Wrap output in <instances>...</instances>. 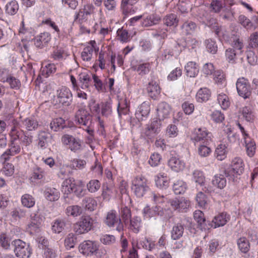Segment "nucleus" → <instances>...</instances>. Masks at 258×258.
<instances>
[{
    "mask_svg": "<svg viewBox=\"0 0 258 258\" xmlns=\"http://www.w3.org/2000/svg\"><path fill=\"white\" fill-rule=\"evenodd\" d=\"M62 143L64 145H68L71 151L77 153L82 149V142L78 138L73 136L64 135L61 138Z\"/></svg>",
    "mask_w": 258,
    "mask_h": 258,
    "instance_id": "8",
    "label": "nucleus"
},
{
    "mask_svg": "<svg viewBox=\"0 0 258 258\" xmlns=\"http://www.w3.org/2000/svg\"><path fill=\"white\" fill-rule=\"evenodd\" d=\"M150 68V64L149 62H146L137 65L135 68V70L138 72L139 75L143 76L149 73Z\"/></svg>",
    "mask_w": 258,
    "mask_h": 258,
    "instance_id": "52",
    "label": "nucleus"
},
{
    "mask_svg": "<svg viewBox=\"0 0 258 258\" xmlns=\"http://www.w3.org/2000/svg\"><path fill=\"white\" fill-rule=\"evenodd\" d=\"M231 45L233 48L238 52L240 54H241L243 52L244 43L243 40L239 36H235L232 37Z\"/></svg>",
    "mask_w": 258,
    "mask_h": 258,
    "instance_id": "29",
    "label": "nucleus"
},
{
    "mask_svg": "<svg viewBox=\"0 0 258 258\" xmlns=\"http://www.w3.org/2000/svg\"><path fill=\"white\" fill-rule=\"evenodd\" d=\"M191 140L195 144L209 143L212 140V134L206 127L195 129L192 135Z\"/></svg>",
    "mask_w": 258,
    "mask_h": 258,
    "instance_id": "6",
    "label": "nucleus"
},
{
    "mask_svg": "<svg viewBox=\"0 0 258 258\" xmlns=\"http://www.w3.org/2000/svg\"><path fill=\"white\" fill-rule=\"evenodd\" d=\"M45 177L44 170L38 166H35L33 168L32 173L30 177L31 182H35L37 180L43 179Z\"/></svg>",
    "mask_w": 258,
    "mask_h": 258,
    "instance_id": "30",
    "label": "nucleus"
},
{
    "mask_svg": "<svg viewBox=\"0 0 258 258\" xmlns=\"http://www.w3.org/2000/svg\"><path fill=\"white\" fill-rule=\"evenodd\" d=\"M93 51V47L92 46H86L85 47L81 53L82 59L86 61L91 60Z\"/></svg>",
    "mask_w": 258,
    "mask_h": 258,
    "instance_id": "59",
    "label": "nucleus"
},
{
    "mask_svg": "<svg viewBox=\"0 0 258 258\" xmlns=\"http://www.w3.org/2000/svg\"><path fill=\"white\" fill-rule=\"evenodd\" d=\"M66 225L63 220L57 219L52 224L51 229L55 233H59L63 230Z\"/></svg>",
    "mask_w": 258,
    "mask_h": 258,
    "instance_id": "62",
    "label": "nucleus"
},
{
    "mask_svg": "<svg viewBox=\"0 0 258 258\" xmlns=\"http://www.w3.org/2000/svg\"><path fill=\"white\" fill-rule=\"evenodd\" d=\"M51 40L49 33L44 32L41 33L34 39V44L38 48H42Z\"/></svg>",
    "mask_w": 258,
    "mask_h": 258,
    "instance_id": "21",
    "label": "nucleus"
},
{
    "mask_svg": "<svg viewBox=\"0 0 258 258\" xmlns=\"http://www.w3.org/2000/svg\"><path fill=\"white\" fill-rule=\"evenodd\" d=\"M226 147L225 145L220 144L215 150V156L216 158L220 161L224 160L226 157Z\"/></svg>",
    "mask_w": 258,
    "mask_h": 258,
    "instance_id": "58",
    "label": "nucleus"
},
{
    "mask_svg": "<svg viewBox=\"0 0 258 258\" xmlns=\"http://www.w3.org/2000/svg\"><path fill=\"white\" fill-rule=\"evenodd\" d=\"M21 150V148L20 143L16 141L11 140L9 148L1 155V160L4 162L8 161L11 156L18 154L20 153Z\"/></svg>",
    "mask_w": 258,
    "mask_h": 258,
    "instance_id": "10",
    "label": "nucleus"
},
{
    "mask_svg": "<svg viewBox=\"0 0 258 258\" xmlns=\"http://www.w3.org/2000/svg\"><path fill=\"white\" fill-rule=\"evenodd\" d=\"M145 217L151 218L156 215H162L163 213V208L160 206H155L150 208L149 206L144 208L143 211Z\"/></svg>",
    "mask_w": 258,
    "mask_h": 258,
    "instance_id": "25",
    "label": "nucleus"
},
{
    "mask_svg": "<svg viewBox=\"0 0 258 258\" xmlns=\"http://www.w3.org/2000/svg\"><path fill=\"white\" fill-rule=\"evenodd\" d=\"M129 111V104L126 99H121L118 103L117 112L119 116L126 114Z\"/></svg>",
    "mask_w": 258,
    "mask_h": 258,
    "instance_id": "45",
    "label": "nucleus"
},
{
    "mask_svg": "<svg viewBox=\"0 0 258 258\" xmlns=\"http://www.w3.org/2000/svg\"><path fill=\"white\" fill-rule=\"evenodd\" d=\"M120 218L119 219V224L116 227V230L119 232L123 230V225L121 221L125 225L132 218L131 209L126 206L121 208L120 211Z\"/></svg>",
    "mask_w": 258,
    "mask_h": 258,
    "instance_id": "14",
    "label": "nucleus"
},
{
    "mask_svg": "<svg viewBox=\"0 0 258 258\" xmlns=\"http://www.w3.org/2000/svg\"><path fill=\"white\" fill-rule=\"evenodd\" d=\"M231 169L225 171V176L229 179L234 180V177L241 175L244 169V164L242 159L239 157L234 158L231 162Z\"/></svg>",
    "mask_w": 258,
    "mask_h": 258,
    "instance_id": "5",
    "label": "nucleus"
},
{
    "mask_svg": "<svg viewBox=\"0 0 258 258\" xmlns=\"http://www.w3.org/2000/svg\"><path fill=\"white\" fill-rule=\"evenodd\" d=\"M237 244L239 249L243 253H246L249 250L250 244L249 241L244 237L237 239Z\"/></svg>",
    "mask_w": 258,
    "mask_h": 258,
    "instance_id": "43",
    "label": "nucleus"
},
{
    "mask_svg": "<svg viewBox=\"0 0 258 258\" xmlns=\"http://www.w3.org/2000/svg\"><path fill=\"white\" fill-rule=\"evenodd\" d=\"M196 28V24L191 21H185L181 27L182 33L186 36L193 34Z\"/></svg>",
    "mask_w": 258,
    "mask_h": 258,
    "instance_id": "27",
    "label": "nucleus"
},
{
    "mask_svg": "<svg viewBox=\"0 0 258 258\" xmlns=\"http://www.w3.org/2000/svg\"><path fill=\"white\" fill-rule=\"evenodd\" d=\"M79 251L84 255L88 256L97 253L98 246L95 242L86 240L81 243L79 247Z\"/></svg>",
    "mask_w": 258,
    "mask_h": 258,
    "instance_id": "11",
    "label": "nucleus"
},
{
    "mask_svg": "<svg viewBox=\"0 0 258 258\" xmlns=\"http://www.w3.org/2000/svg\"><path fill=\"white\" fill-rule=\"evenodd\" d=\"M238 95L244 99L249 98L251 94L250 85L248 80L244 77L237 79L236 83Z\"/></svg>",
    "mask_w": 258,
    "mask_h": 258,
    "instance_id": "9",
    "label": "nucleus"
},
{
    "mask_svg": "<svg viewBox=\"0 0 258 258\" xmlns=\"http://www.w3.org/2000/svg\"><path fill=\"white\" fill-rule=\"evenodd\" d=\"M157 115L159 120H164L169 116L171 108L168 104L165 102L159 104L157 108Z\"/></svg>",
    "mask_w": 258,
    "mask_h": 258,
    "instance_id": "18",
    "label": "nucleus"
},
{
    "mask_svg": "<svg viewBox=\"0 0 258 258\" xmlns=\"http://www.w3.org/2000/svg\"><path fill=\"white\" fill-rule=\"evenodd\" d=\"M22 204L25 207L30 208L34 206L35 203L34 198L29 194H25L21 198Z\"/></svg>",
    "mask_w": 258,
    "mask_h": 258,
    "instance_id": "57",
    "label": "nucleus"
},
{
    "mask_svg": "<svg viewBox=\"0 0 258 258\" xmlns=\"http://www.w3.org/2000/svg\"><path fill=\"white\" fill-rule=\"evenodd\" d=\"M149 189L148 180L145 177L138 176L132 180V189L137 197H143Z\"/></svg>",
    "mask_w": 258,
    "mask_h": 258,
    "instance_id": "3",
    "label": "nucleus"
},
{
    "mask_svg": "<svg viewBox=\"0 0 258 258\" xmlns=\"http://www.w3.org/2000/svg\"><path fill=\"white\" fill-rule=\"evenodd\" d=\"M150 112V106L148 102H144L137 108L136 117L139 120H143L147 118Z\"/></svg>",
    "mask_w": 258,
    "mask_h": 258,
    "instance_id": "16",
    "label": "nucleus"
},
{
    "mask_svg": "<svg viewBox=\"0 0 258 258\" xmlns=\"http://www.w3.org/2000/svg\"><path fill=\"white\" fill-rule=\"evenodd\" d=\"M65 126V120L61 117L54 119L50 124L51 129L55 132L63 129Z\"/></svg>",
    "mask_w": 258,
    "mask_h": 258,
    "instance_id": "47",
    "label": "nucleus"
},
{
    "mask_svg": "<svg viewBox=\"0 0 258 258\" xmlns=\"http://www.w3.org/2000/svg\"><path fill=\"white\" fill-rule=\"evenodd\" d=\"M229 219V217L226 213H222L218 214L212 220V227L214 228L223 226L226 224Z\"/></svg>",
    "mask_w": 258,
    "mask_h": 258,
    "instance_id": "26",
    "label": "nucleus"
},
{
    "mask_svg": "<svg viewBox=\"0 0 258 258\" xmlns=\"http://www.w3.org/2000/svg\"><path fill=\"white\" fill-rule=\"evenodd\" d=\"M168 164L173 171L177 172L182 171L185 167L183 161L175 156L171 157L169 159Z\"/></svg>",
    "mask_w": 258,
    "mask_h": 258,
    "instance_id": "19",
    "label": "nucleus"
},
{
    "mask_svg": "<svg viewBox=\"0 0 258 258\" xmlns=\"http://www.w3.org/2000/svg\"><path fill=\"white\" fill-rule=\"evenodd\" d=\"M147 91L149 96L153 99H155L160 93L159 80L154 76H151V79L147 85Z\"/></svg>",
    "mask_w": 258,
    "mask_h": 258,
    "instance_id": "12",
    "label": "nucleus"
},
{
    "mask_svg": "<svg viewBox=\"0 0 258 258\" xmlns=\"http://www.w3.org/2000/svg\"><path fill=\"white\" fill-rule=\"evenodd\" d=\"M86 164V162L84 160L80 159H74L71 160L69 167L72 169H82Z\"/></svg>",
    "mask_w": 258,
    "mask_h": 258,
    "instance_id": "64",
    "label": "nucleus"
},
{
    "mask_svg": "<svg viewBox=\"0 0 258 258\" xmlns=\"http://www.w3.org/2000/svg\"><path fill=\"white\" fill-rule=\"evenodd\" d=\"M51 136L47 132L39 131L38 134V146L42 149H45L50 142Z\"/></svg>",
    "mask_w": 258,
    "mask_h": 258,
    "instance_id": "23",
    "label": "nucleus"
},
{
    "mask_svg": "<svg viewBox=\"0 0 258 258\" xmlns=\"http://www.w3.org/2000/svg\"><path fill=\"white\" fill-rule=\"evenodd\" d=\"M160 20L159 16L155 15H150L145 18L142 22V25L143 27H149L157 24Z\"/></svg>",
    "mask_w": 258,
    "mask_h": 258,
    "instance_id": "38",
    "label": "nucleus"
},
{
    "mask_svg": "<svg viewBox=\"0 0 258 258\" xmlns=\"http://www.w3.org/2000/svg\"><path fill=\"white\" fill-rule=\"evenodd\" d=\"M91 81V78L89 74L86 73H82L79 75V81L82 83V89L88 88Z\"/></svg>",
    "mask_w": 258,
    "mask_h": 258,
    "instance_id": "60",
    "label": "nucleus"
},
{
    "mask_svg": "<svg viewBox=\"0 0 258 258\" xmlns=\"http://www.w3.org/2000/svg\"><path fill=\"white\" fill-rule=\"evenodd\" d=\"M177 42L174 44H169L167 45L166 47L164 48L163 52L162 53L161 57L163 60H167L173 56L175 52H180L181 49L177 48Z\"/></svg>",
    "mask_w": 258,
    "mask_h": 258,
    "instance_id": "22",
    "label": "nucleus"
},
{
    "mask_svg": "<svg viewBox=\"0 0 258 258\" xmlns=\"http://www.w3.org/2000/svg\"><path fill=\"white\" fill-rule=\"evenodd\" d=\"M137 248L140 249L141 247L148 250H152L155 247V244L153 242L145 238L141 240L139 243H135Z\"/></svg>",
    "mask_w": 258,
    "mask_h": 258,
    "instance_id": "54",
    "label": "nucleus"
},
{
    "mask_svg": "<svg viewBox=\"0 0 258 258\" xmlns=\"http://www.w3.org/2000/svg\"><path fill=\"white\" fill-rule=\"evenodd\" d=\"M177 45L181 50L185 48L191 50L196 48L199 45V42L195 38L188 36L178 39Z\"/></svg>",
    "mask_w": 258,
    "mask_h": 258,
    "instance_id": "13",
    "label": "nucleus"
},
{
    "mask_svg": "<svg viewBox=\"0 0 258 258\" xmlns=\"http://www.w3.org/2000/svg\"><path fill=\"white\" fill-rule=\"evenodd\" d=\"M19 35L22 36L23 39L26 41L29 40L34 36L35 31L34 29L30 27H26L24 22L22 23V26L19 29Z\"/></svg>",
    "mask_w": 258,
    "mask_h": 258,
    "instance_id": "24",
    "label": "nucleus"
},
{
    "mask_svg": "<svg viewBox=\"0 0 258 258\" xmlns=\"http://www.w3.org/2000/svg\"><path fill=\"white\" fill-rule=\"evenodd\" d=\"M186 75L189 77H195L199 72L198 66L194 61H189L185 66Z\"/></svg>",
    "mask_w": 258,
    "mask_h": 258,
    "instance_id": "35",
    "label": "nucleus"
},
{
    "mask_svg": "<svg viewBox=\"0 0 258 258\" xmlns=\"http://www.w3.org/2000/svg\"><path fill=\"white\" fill-rule=\"evenodd\" d=\"M186 188V184L182 180H177L173 185V190L176 195L184 193Z\"/></svg>",
    "mask_w": 258,
    "mask_h": 258,
    "instance_id": "55",
    "label": "nucleus"
},
{
    "mask_svg": "<svg viewBox=\"0 0 258 258\" xmlns=\"http://www.w3.org/2000/svg\"><path fill=\"white\" fill-rule=\"evenodd\" d=\"M238 54H240L232 48L226 49L225 52L226 60L229 63H236V56Z\"/></svg>",
    "mask_w": 258,
    "mask_h": 258,
    "instance_id": "46",
    "label": "nucleus"
},
{
    "mask_svg": "<svg viewBox=\"0 0 258 258\" xmlns=\"http://www.w3.org/2000/svg\"><path fill=\"white\" fill-rule=\"evenodd\" d=\"M105 224L109 227H113L116 223H119V219L117 217L115 211L108 212L105 220Z\"/></svg>",
    "mask_w": 258,
    "mask_h": 258,
    "instance_id": "40",
    "label": "nucleus"
},
{
    "mask_svg": "<svg viewBox=\"0 0 258 258\" xmlns=\"http://www.w3.org/2000/svg\"><path fill=\"white\" fill-rule=\"evenodd\" d=\"M73 95L71 90L67 87H59L53 96L52 102L54 105L61 104L64 106H70L72 102Z\"/></svg>",
    "mask_w": 258,
    "mask_h": 258,
    "instance_id": "2",
    "label": "nucleus"
},
{
    "mask_svg": "<svg viewBox=\"0 0 258 258\" xmlns=\"http://www.w3.org/2000/svg\"><path fill=\"white\" fill-rule=\"evenodd\" d=\"M194 217L195 220L199 224L201 229H205V225L206 219L204 217V213L200 210L196 211L194 213Z\"/></svg>",
    "mask_w": 258,
    "mask_h": 258,
    "instance_id": "61",
    "label": "nucleus"
},
{
    "mask_svg": "<svg viewBox=\"0 0 258 258\" xmlns=\"http://www.w3.org/2000/svg\"><path fill=\"white\" fill-rule=\"evenodd\" d=\"M93 220L92 218L88 215L82 216L79 221L77 222L74 229L76 232L79 234H84L88 232L93 227Z\"/></svg>",
    "mask_w": 258,
    "mask_h": 258,
    "instance_id": "7",
    "label": "nucleus"
},
{
    "mask_svg": "<svg viewBox=\"0 0 258 258\" xmlns=\"http://www.w3.org/2000/svg\"><path fill=\"white\" fill-rule=\"evenodd\" d=\"M76 124L86 131L90 135L89 139H93L94 130L92 126V117L84 108L79 107L74 116Z\"/></svg>",
    "mask_w": 258,
    "mask_h": 258,
    "instance_id": "1",
    "label": "nucleus"
},
{
    "mask_svg": "<svg viewBox=\"0 0 258 258\" xmlns=\"http://www.w3.org/2000/svg\"><path fill=\"white\" fill-rule=\"evenodd\" d=\"M139 0H121L120 9L124 15H132L136 13L137 8L134 5L137 3Z\"/></svg>",
    "mask_w": 258,
    "mask_h": 258,
    "instance_id": "15",
    "label": "nucleus"
},
{
    "mask_svg": "<svg viewBox=\"0 0 258 258\" xmlns=\"http://www.w3.org/2000/svg\"><path fill=\"white\" fill-rule=\"evenodd\" d=\"M192 180L199 185H203L205 181L203 172L199 170H195L192 173Z\"/></svg>",
    "mask_w": 258,
    "mask_h": 258,
    "instance_id": "63",
    "label": "nucleus"
},
{
    "mask_svg": "<svg viewBox=\"0 0 258 258\" xmlns=\"http://www.w3.org/2000/svg\"><path fill=\"white\" fill-rule=\"evenodd\" d=\"M217 101L223 109H227L230 104L229 97L224 93L219 94L217 96Z\"/></svg>",
    "mask_w": 258,
    "mask_h": 258,
    "instance_id": "49",
    "label": "nucleus"
},
{
    "mask_svg": "<svg viewBox=\"0 0 258 258\" xmlns=\"http://www.w3.org/2000/svg\"><path fill=\"white\" fill-rule=\"evenodd\" d=\"M19 10V5L17 1H12L6 6V12L10 15L16 14Z\"/></svg>",
    "mask_w": 258,
    "mask_h": 258,
    "instance_id": "56",
    "label": "nucleus"
},
{
    "mask_svg": "<svg viewBox=\"0 0 258 258\" xmlns=\"http://www.w3.org/2000/svg\"><path fill=\"white\" fill-rule=\"evenodd\" d=\"M82 213V208L78 205L70 206L66 209V214L74 217L80 216Z\"/></svg>",
    "mask_w": 258,
    "mask_h": 258,
    "instance_id": "48",
    "label": "nucleus"
},
{
    "mask_svg": "<svg viewBox=\"0 0 258 258\" xmlns=\"http://www.w3.org/2000/svg\"><path fill=\"white\" fill-rule=\"evenodd\" d=\"M38 217H36L35 215L31 216V222L27 225V230L29 231L31 234H34L38 232L39 231L40 223L38 221Z\"/></svg>",
    "mask_w": 258,
    "mask_h": 258,
    "instance_id": "36",
    "label": "nucleus"
},
{
    "mask_svg": "<svg viewBox=\"0 0 258 258\" xmlns=\"http://www.w3.org/2000/svg\"><path fill=\"white\" fill-rule=\"evenodd\" d=\"M164 24L167 26L176 27L178 23V20L175 14H170L167 15L163 19Z\"/></svg>",
    "mask_w": 258,
    "mask_h": 258,
    "instance_id": "50",
    "label": "nucleus"
},
{
    "mask_svg": "<svg viewBox=\"0 0 258 258\" xmlns=\"http://www.w3.org/2000/svg\"><path fill=\"white\" fill-rule=\"evenodd\" d=\"M238 22L247 30H254L256 26L245 16L240 15L238 17Z\"/></svg>",
    "mask_w": 258,
    "mask_h": 258,
    "instance_id": "39",
    "label": "nucleus"
},
{
    "mask_svg": "<svg viewBox=\"0 0 258 258\" xmlns=\"http://www.w3.org/2000/svg\"><path fill=\"white\" fill-rule=\"evenodd\" d=\"M82 205L89 211H93L97 207L95 200L91 197H85L82 201Z\"/></svg>",
    "mask_w": 258,
    "mask_h": 258,
    "instance_id": "44",
    "label": "nucleus"
},
{
    "mask_svg": "<svg viewBox=\"0 0 258 258\" xmlns=\"http://www.w3.org/2000/svg\"><path fill=\"white\" fill-rule=\"evenodd\" d=\"M67 56V53L63 49L57 47L52 51L50 57L54 60L60 61L64 59Z\"/></svg>",
    "mask_w": 258,
    "mask_h": 258,
    "instance_id": "53",
    "label": "nucleus"
},
{
    "mask_svg": "<svg viewBox=\"0 0 258 258\" xmlns=\"http://www.w3.org/2000/svg\"><path fill=\"white\" fill-rule=\"evenodd\" d=\"M75 181L73 178H67L62 183L61 191L64 195H68L73 192Z\"/></svg>",
    "mask_w": 258,
    "mask_h": 258,
    "instance_id": "28",
    "label": "nucleus"
},
{
    "mask_svg": "<svg viewBox=\"0 0 258 258\" xmlns=\"http://www.w3.org/2000/svg\"><path fill=\"white\" fill-rule=\"evenodd\" d=\"M156 185L160 188H166L168 186L169 178L164 173H159L155 176Z\"/></svg>",
    "mask_w": 258,
    "mask_h": 258,
    "instance_id": "33",
    "label": "nucleus"
},
{
    "mask_svg": "<svg viewBox=\"0 0 258 258\" xmlns=\"http://www.w3.org/2000/svg\"><path fill=\"white\" fill-rule=\"evenodd\" d=\"M244 140L247 155L250 157L253 156L256 149L255 142L249 137H245Z\"/></svg>",
    "mask_w": 258,
    "mask_h": 258,
    "instance_id": "41",
    "label": "nucleus"
},
{
    "mask_svg": "<svg viewBox=\"0 0 258 258\" xmlns=\"http://www.w3.org/2000/svg\"><path fill=\"white\" fill-rule=\"evenodd\" d=\"M14 251L16 256L19 258H29L32 254V248L29 243L21 239H16L12 242Z\"/></svg>",
    "mask_w": 258,
    "mask_h": 258,
    "instance_id": "4",
    "label": "nucleus"
},
{
    "mask_svg": "<svg viewBox=\"0 0 258 258\" xmlns=\"http://www.w3.org/2000/svg\"><path fill=\"white\" fill-rule=\"evenodd\" d=\"M22 123L25 126V128L28 131L36 130L39 126L38 121L32 117L25 118L23 120Z\"/></svg>",
    "mask_w": 258,
    "mask_h": 258,
    "instance_id": "34",
    "label": "nucleus"
},
{
    "mask_svg": "<svg viewBox=\"0 0 258 258\" xmlns=\"http://www.w3.org/2000/svg\"><path fill=\"white\" fill-rule=\"evenodd\" d=\"M46 199L49 201H55L59 199L60 194L58 189L54 187H47L44 191Z\"/></svg>",
    "mask_w": 258,
    "mask_h": 258,
    "instance_id": "32",
    "label": "nucleus"
},
{
    "mask_svg": "<svg viewBox=\"0 0 258 258\" xmlns=\"http://www.w3.org/2000/svg\"><path fill=\"white\" fill-rule=\"evenodd\" d=\"M117 39L122 43H126L130 41L131 37L127 30L122 28L118 29L117 31Z\"/></svg>",
    "mask_w": 258,
    "mask_h": 258,
    "instance_id": "51",
    "label": "nucleus"
},
{
    "mask_svg": "<svg viewBox=\"0 0 258 258\" xmlns=\"http://www.w3.org/2000/svg\"><path fill=\"white\" fill-rule=\"evenodd\" d=\"M117 190L112 184H104L102 186V196L104 200H109L111 198L116 197Z\"/></svg>",
    "mask_w": 258,
    "mask_h": 258,
    "instance_id": "17",
    "label": "nucleus"
},
{
    "mask_svg": "<svg viewBox=\"0 0 258 258\" xmlns=\"http://www.w3.org/2000/svg\"><path fill=\"white\" fill-rule=\"evenodd\" d=\"M211 95L210 90L207 88H201L196 94V99L199 102H206L208 101Z\"/></svg>",
    "mask_w": 258,
    "mask_h": 258,
    "instance_id": "31",
    "label": "nucleus"
},
{
    "mask_svg": "<svg viewBox=\"0 0 258 258\" xmlns=\"http://www.w3.org/2000/svg\"><path fill=\"white\" fill-rule=\"evenodd\" d=\"M125 226L132 232L138 233L142 227V219L141 217L136 216H134L125 224Z\"/></svg>",
    "mask_w": 258,
    "mask_h": 258,
    "instance_id": "20",
    "label": "nucleus"
},
{
    "mask_svg": "<svg viewBox=\"0 0 258 258\" xmlns=\"http://www.w3.org/2000/svg\"><path fill=\"white\" fill-rule=\"evenodd\" d=\"M212 182L214 186L220 189L225 187L227 183L224 176L221 174L215 175Z\"/></svg>",
    "mask_w": 258,
    "mask_h": 258,
    "instance_id": "42",
    "label": "nucleus"
},
{
    "mask_svg": "<svg viewBox=\"0 0 258 258\" xmlns=\"http://www.w3.org/2000/svg\"><path fill=\"white\" fill-rule=\"evenodd\" d=\"M184 232L183 224L177 223L175 225L171 230V236L173 240L179 239L181 238Z\"/></svg>",
    "mask_w": 258,
    "mask_h": 258,
    "instance_id": "37",
    "label": "nucleus"
}]
</instances>
